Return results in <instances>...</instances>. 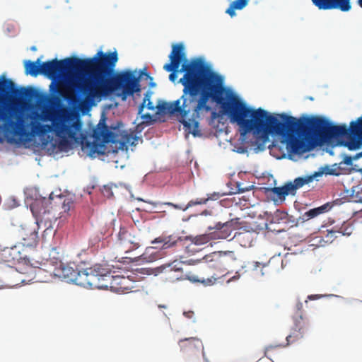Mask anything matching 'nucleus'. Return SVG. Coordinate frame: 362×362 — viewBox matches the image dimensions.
Listing matches in <instances>:
<instances>
[{
	"instance_id": "79ce46f5",
	"label": "nucleus",
	"mask_w": 362,
	"mask_h": 362,
	"mask_svg": "<svg viewBox=\"0 0 362 362\" xmlns=\"http://www.w3.org/2000/svg\"><path fill=\"white\" fill-rule=\"evenodd\" d=\"M343 163L344 164H346V165H351L352 163V158L350 156H345L344 160H343Z\"/></svg>"
},
{
	"instance_id": "6ab92c4d",
	"label": "nucleus",
	"mask_w": 362,
	"mask_h": 362,
	"mask_svg": "<svg viewBox=\"0 0 362 362\" xmlns=\"http://www.w3.org/2000/svg\"><path fill=\"white\" fill-rule=\"evenodd\" d=\"M18 235L21 238V243L25 247H34L37 243V232L34 228L21 227L18 230Z\"/></svg>"
},
{
	"instance_id": "a18cd8bd",
	"label": "nucleus",
	"mask_w": 362,
	"mask_h": 362,
	"mask_svg": "<svg viewBox=\"0 0 362 362\" xmlns=\"http://www.w3.org/2000/svg\"><path fill=\"white\" fill-rule=\"evenodd\" d=\"M245 192V189H243V188H240V187H238V189H237V191H236V192H235L234 193H241V192Z\"/></svg>"
},
{
	"instance_id": "f257e3e1",
	"label": "nucleus",
	"mask_w": 362,
	"mask_h": 362,
	"mask_svg": "<svg viewBox=\"0 0 362 362\" xmlns=\"http://www.w3.org/2000/svg\"><path fill=\"white\" fill-rule=\"evenodd\" d=\"M184 45L181 43L172 46L169 55L170 63L163 69L168 72L169 79L175 82L177 71L182 64L183 76L180 79L183 86L182 95L173 103H165L158 108L175 115L185 131L194 136L199 135L198 120L211 110L209 100L220 105L221 112L227 115L232 124H236L241 136L252 133L258 140L266 142L270 135H279L285 139L288 147L297 154L304 153L303 139L304 115L299 118L284 113L274 116L262 109L247 106L240 98L226 91L223 78L201 59H186Z\"/></svg>"
},
{
	"instance_id": "72a5a7b5",
	"label": "nucleus",
	"mask_w": 362,
	"mask_h": 362,
	"mask_svg": "<svg viewBox=\"0 0 362 362\" xmlns=\"http://www.w3.org/2000/svg\"><path fill=\"white\" fill-rule=\"evenodd\" d=\"M163 243V248L167 249L173 247L176 244V240L171 241L170 237L168 238H156L153 243Z\"/></svg>"
},
{
	"instance_id": "0eeeda50",
	"label": "nucleus",
	"mask_w": 362,
	"mask_h": 362,
	"mask_svg": "<svg viewBox=\"0 0 362 362\" xmlns=\"http://www.w3.org/2000/svg\"><path fill=\"white\" fill-rule=\"evenodd\" d=\"M52 201L54 202V206H61L64 212H68L74 204L71 199L65 196H57L54 199L52 193L49 194L48 199L42 197V199H36L31 204L30 209L33 214L35 216L37 222H42L43 216L47 213H49V205L52 204Z\"/></svg>"
},
{
	"instance_id": "a19ab883",
	"label": "nucleus",
	"mask_w": 362,
	"mask_h": 362,
	"mask_svg": "<svg viewBox=\"0 0 362 362\" xmlns=\"http://www.w3.org/2000/svg\"><path fill=\"white\" fill-rule=\"evenodd\" d=\"M296 309L299 315H303L302 310H303V303L300 301L297 302L296 304Z\"/></svg>"
},
{
	"instance_id": "7c9ffc66",
	"label": "nucleus",
	"mask_w": 362,
	"mask_h": 362,
	"mask_svg": "<svg viewBox=\"0 0 362 362\" xmlns=\"http://www.w3.org/2000/svg\"><path fill=\"white\" fill-rule=\"evenodd\" d=\"M220 255L222 263L223 264H231L236 262L238 260V256L235 251L226 250V251H218Z\"/></svg>"
},
{
	"instance_id": "cd10ccee",
	"label": "nucleus",
	"mask_w": 362,
	"mask_h": 362,
	"mask_svg": "<svg viewBox=\"0 0 362 362\" xmlns=\"http://www.w3.org/2000/svg\"><path fill=\"white\" fill-rule=\"evenodd\" d=\"M232 239H235L243 247H249L252 242V233L245 230L237 232L234 234Z\"/></svg>"
},
{
	"instance_id": "c9c22d12",
	"label": "nucleus",
	"mask_w": 362,
	"mask_h": 362,
	"mask_svg": "<svg viewBox=\"0 0 362 362\" xmlns=\"http://www.w3.org/2000/svg\"><path fill=\"white\" fill-rule=\"evenodd\" d=\"M112 186L113 185H103L102 189H101V192L103 193V194L107 197V198H110L113 196V192H112Z\"/></svg>"
},
{
	"instance_id": "423d86ee",
	"label": "nucleus",
	"mask_w": 362,
	"mask_h": 362,
	"mask_svg": "<svg viewBox=\"0 0 362 362\" xmlns=\"http://www.w3.org/2000/svg\"><path fill=\"white\" fill-rule=\"evenodd\" d=\"M12 117L11 112L5 111L4 102L0 98V120L4 122L3 126H0V128L8 135L18 136L23 142L30 141L32 134L26 129L24 117L18 115L16 121L11 119Z\"/></svg>"
},
{
	"instance_id": "2eb2a0df",
	"label": "nucleus",
	"mask_w": 362,
	"mask_h": 362,
	"mask_svg": "<svg viewBox=\"0 0 362 362\" xmlns=\"http://www.w3.org/2000/svg\"><path fill=\"white\" fill-rule=\"evenodd\" d=\"M95 269L96 271L94 272V281L98 286H90V289H106L110 287L111 279H112L111 271L100 264H95Z\"/></svg>"
},
{
	"instance_id": "bb28decb",
	"label": "nucleus",
	"mask_w": 362,
	"mask_h": 362,
	"mask_svg": "<svg viewBox=\"0 0 362 362\" xmlns=\"http://www.w3.org/2000/svg\"><path fill=\"white\" fill-rule=\"evenodd\" d=\"M211 199V197L209 196H207L206 197L196 198L195 199L190 200L185 206H179L171 202H165L164 204L171 206L176 209L186 211L187 209L194 206L205 204Z\"/></svg>"
},
{
	"instance_id": "4be33fe9",
	"label": "nucleus",
	"mask_w": 362,
	"mask_h": 362,
	"mask_svg": "<svg viewBox=\"0 0 362 362\" xmlns=\"http://www.w3.org/2000/svg\"><path fill=\"white\" fill-rule=\"evenodd\" d=\"M178 344L183 351L193 352L194 350H202L204 349L202 341L197 337H189L180 339Z\"/></svg>"
},
{
	"instance_id": "aec40b11",
	"label": "nucleus",
	"mask_w": 362,
	"mask_h": 362,
	"mask_svg": "<svg viewBox=\"0 0 362 362\" xmlns=\"http://www.w3.org/2000/svg\"><path fill=\"white\" fill-rule=\"evenodd\" d=\"M13 88L14 86L10 89L2 90L0 87V90L2 92H7L12 90V93L14 96L27 101H31L33 100L37 99L39 96L38 92L34 88L29 87L14 89Z\"/></svg>"
},
{
	"instance_id": "a878e982",
	"label": "nucleus",
	"mask_w": 362,
	"mask_h": 362,
	"mask_svg": "<svg viewBox=\"0 0 362 362\" xmlns=\"http://www.w3.org/2000/svg\"><path fill=\"white\" fill-rule=\"evenodd\" d=\"M208 233L197 235L194 238V243L200 245L209 243L211 240H221L217 230L212 229Z\"/></svg>"
},
{
	"instance_id": "c85d7f7f",
	"label": "nucleus",
	"mask_w": 362,
	"mask_h": 362,
	"mask_svg": "<svg viewBox=\"0 0 362 362\" xmlns=\"http://www.w3.org/2000/svg\"><path fill=\"white\" fill-rule=\"evenodd\" d=\"M25 72L33 76H37L42 74V64H40V58L36 62L27 61L25 62Z\"/></svg>"
},
{
	"instance_id": "a211bd4d",
	"label": "nucleus",
	"mask_w": 362,
	"mask_h": 362,
	"mask_svg": "<svg viewBox=\"0 0 362 362\" xmlns=\"http://www.w3.org/2000/svg\"><path fill=\"white\" fill-rule=\"evenodd\" d=\"M62 255L59 252V249L57 247H52L49 252V255L47 258H45L44 262H37L39 266H34L33 267L35 269V272L42 268H46L49 269V268L57 267L59 264H60L62 261Z\"/></svg>"
},
{
	"instance_id": "9d476101",
	"label": "nucleus",
	"mask_w": 362,
	"mask_h": 362,
	"mask_svg": "<svg viewBox=\"0 0 362 362\" xmlns=\"http://www.w3.org/2000/svg\"><path fill=\"white\" fill-rule=\"evenodd\" d=\"M115 68L113 69L114 71ZM113 72H112L108 76H107V81H111L114 78H115L119 74H129V81L127 82L124 85L122 86V87H119L117 89H115L112 91V93L117 90H122V95L126 98L127 96H132L134 93H139L141 91V86L139 84L140 78L144 76L146 79L153 80V78L149 75L148 72L146 71V69H143L140 71L139 76H135L133 72L131 71H122L120 73H118L115 74L114 76L111 77V75Z\"/></svg>"
},
{
	"instance_id": "f8f14e48",
	"label": "nucleus",
	"mask_w": 362,
	"mask_h": 362,
	"mask_svg": "<svg viewBox=\"0 0 362 362\" xmlns=\"http://www.w3.org/2000/svg\"><path fill=\"white\" fill-rule=\"evenodd\" d=\"M293 320L294 325L293 327V332L291 334L286 337V345L293 342V341H291V339L293 337L296 339H301L310 330V322L306 316L299 315L294 317Z\"/></svg>"
},
{
	"instance_id": "6e6552de",
	"label": "nucleus",
	"mask_w": 362,
	"mask_h": 362,
	"mask_svg": "<svg viewBox=\"0 0 362 362\" xmlns=\"http://www.w3.org/2000/svg\"><path fill=\"white\" fill-rule=\"evenodd\" d=\"M323 172H315L310 175L305 177H299L296 178L293 182H288L282 187H274L269 189L271 194L274 195V200L284 201L288 195L294 196L298 189L306 184L313 181V180L319 176L322 175Z\"/></svg>"
},
{
	"instance_id": "37998d69",
	"label": "nucleus",
	"mask_w": 362,
	"mask_h": 362,
	"mask_svg": "<svg viewBox=\"0 0 362 362\" xmlns=\"http://www.w3.org/2000/svg\"><path fill=\"white\" fill-rule=\"evenodd\" d=\"M279 346H280V345L275 346H267L266 348V349H265V356H267V354H268L269 351L272 350L275 347H279Z\"/></svg>"
},
{
	"instance_id": "49530a36",
	"label": "nucleus",
	"mask_w": 362,
	"mask_h": 362,
	"mask_svg": "<svg viewBox=\"0 0 362 362\" xmlns=\"http://www.w3.org/2000/svg\"><path fill=\"white\" fill-rule=\"evenodd\" d=\"M193 314V312H188V313H184V315L187 317H190L191 315Z\"/></svg>"
},
{
	"instance_id": "393cba45",
	"label": "nucleus",
	"mask_w": 362,
	"mask_h": 362,
	"mask_svg": "<svg viewBox=\"0 0 362 362\" xmlns=\"http://www.w3.org/2000/svg\"><path fill=\"white\" fill-rule=\"evenodd\" d=\"M332 206L333 204L327 202L319 207L310 209L303 214V219L308 221L315 218L320 214H325L329 211L332 209Z\"/></svg>"
},
{
	"instance_id": "dca6fc26",
	"label": "nucleus",
	"mask_w": 362,
	"mask_h": 362,
	"mask_svg": "<svg viewBox=\"0 0 362 362\" xmlns=\"http://www.w3.org/2000/svg\"><path fill=\"white\" fill-rule=\"evenodd\" d=\"M96 271L95 265L81 271L77 270L73 283L84 288H90V286H98L94 281V272Z\"/></svg>"
},
{
	"instance_id": "39448f33",
	"label": "nucleus",
	"mask_w": 362,
	"mask_h": 362,
	"mask_svg": "<svg viewBox=\"0 0 362 362\" xmlns=\"http://www.w3.org/2000/svg\"><path fill=\"white\" fill-rule=\"evenodd\" d=\"M106 118L103 117L98 124L93 128L92 136L95 142L101 144H117L121 148L136 145L138 138L133 132L123 129L122 122H118L117 124L108 127L105 122Z\"/></svg>"
},
{
	"instance_id": "4468645a",
	"label": "nucleus",
	"mask_w": 362,
	"mask_h": 362,
	"mask_svg": "<svg viewBox=\"0 0 362 362\" xmlns=\"http://www.w3.org/2000/svg\"><path fill=\"white\" fill-rule=\"evenodd\" d=\"M358 1L362 8V0ZM312 2L319 9L322 10L338 8L342 11H348L351 9L350 0H312Z\"/></svg>"
},
{
	"instance_id": "b1692460",
	"label": "nucleus",
	"mask_w": 362,
	"mask_h": 362,
	"mask_svg": "<svg viewBox=\"0 0 362 362\" xmlns=\"http://www.w3.org/2000/svg\"><path fill=\"white\" fill-rule=\"evenodd\" d=\"M128 282L129 279L124 276H112L110 287L117 292L123 293L129 290V288L127 286Z\"/></svg>"
},
{
	"instance_id": "9b49d317",
	"label": "nucleus",
	"mask_w": 362,
	"mask_h": 362,
	"mask_svg": "<svg viewBox=\"0 0 362 362\" xmlns=\"http://www.w3.org/2000/svg\"><path fill=\"white\" fill-rule=\"evenodd\" d=\"M43 272L47 273L49 277L54 276L67 282L73 283L75 276H76V274L77 269H75L69 264H65L62 262L57 267L49 268V269L40 267V269L36 270L35 273L36 275H40Z\"/></svg>"
},
{
	"instance_id": "20e7f679",
	"label": "nucleus",
	"mask_w": 362,
	"mask_h": 362,
	"mask_svg": "<svg viewBox=\"0 0 362 362\" xmlns=\"http://www.w3.org/2000/svg\"><path fill=\"white\" fill-rule=\"evenodd\" d=\"M81 121L74 120L67 112L45 110L42 115L36 112V122H31V131L34 135L54 132L59 139V148L64 151L71 146L69 140L76 141L79 139L78 132L81 131Z\"/></svg>"
},
{
	"instance_id": "473e14b6",
	"label": "nucleus",
	"mask_w": 362,
	"mask_h": 362,
	"mask_svg": "<svg viewBox=\"0 0 362 362\" xmlns=\"http://www.w3.org/2000/svg\"><path fill=\"white\" fill-rule=\"evenodd\" d=\"M329 233L331 234H333V233H341V235H349L351 234L352 233V228L351 226H349V224L346 223H344L342 224V226L339 228H338L337 226H335L334 228V229H332Z\"/></svg>"
},
{
	"instance_id": "4c0bfd02",
	"label": "nucleus",
	"mask_w": 362,
	"mask_h": 362,
	"mask_svg": "<svg viewBox=\"0 0 362 362\" xmlns=\"http://www.w3.org/2000/svg\"><path fill=\"white\" fill-rule=\"evenodd\" d=\"M288 214L286 212L277 211L275 213L274 218L279 221V220H286L287 219Z\"/></svg>"
},
{
	"instance_id": "f3484780",
	"label": "nucleus",
	"mask_w": 362,
	"mask_h": 362,
	"mask_svg": "<svg viewBox=\"0 0 362 362\" xmlns=\"http://www.w3.org/2000/svg\"><path fill=\"white\" fill-rule=\"evenodd\" d=\"M239 225V218H232L231 220L225 223L218 222L214 226H209V230H217L221 240L227 239L229 238L232 232L237 229Z\"/></svg>"
},
{
	"instance_id": "58836bf2",
	"label": "nucleus",
	"mask_w": 362,
	"mask_h": 362,
	"mask_svg": "<svg viewBox=\"0 0 362 362\" xmlns=\"http://www.w3.org/2000/svg\"><path fill=\"white\" fill-rule=\"evenodd\" d=\"M339 169H340L339 167H338L337 168H332V169L328 168L326 172V174L332 175H339L340 174Z\"/></svg>"
},
{
	"instance_id": "ea45409f",
	"label": "nucleus",
	"mask_w": 362,
	"mask_h": 362,
	"mask_svg": "<svg viewBox=\"0 0 362 362\" xmlns=\"http://www.w3.org/2000/svg\"><path fill=\"white\" fill-rule=\"evenodd\" d=\"M139 115L141 116V118L144 122L150 121L152 119V115L151 114H149V113L142 114V112H141V114H139Z\"/></svg>"
},
{
	"instance_id": "de8ad7c7",
	"label": "nucleus",
	"mask_w": 362,
	"mask_h": 362,
	"mask_svg": "<svg viewBox=\"0 0 362 362\" xmlns=\"http://www.w3.org/2000/svg\"><path fill=\"white\" fill-rule=\"evenodd\" d=\"M141 259H146V257L144 254L141 255Z\"/></svg>"
},
{
	"instance_id": "1a4fd4ad",
	"label": "nucleus",
	"mask_w": 362,
	"mask_h": 362,
	"mask_svg": "<svg viewBox=\"0 0 362 362\" xmlns=\"http://www.w3.org/2000/svg\"><path fill=\"white\" fill-rule=\"evenodd\" d=\"M181 262H174L171 264H165L160 267L161 272L164 273L166 276V279L170 281L174 282L177 280L189 279L192 282H202L205 285H212L216 280L217 277L213 275L211 278L206 279H199L194 275H191L190 273L183 274L182 269L178 265H180Z\"/></svg>"
},
{
	"instance_id": "c03bdc74",
	"label": "nucleus",
	"mask_w": 362,
	"mask_h": 362,
	"mask_svg": "<svg viewBox=\"0 0 362 362\" xmlns=\"http://www.w3.org/2000/svg\"><path fill=\"white\" fill-rule=\"evenodd\" d=\"M320 298V296L317 295H310L308 296V299L309 300H315L318 299Z\"/></svg>"
},
{
	"instance_id": "c756f323",
	"label": "nucleus",
	"mask_w": 362,
	"mask_h": 362,
	"mask_svg": "<svg viewBox=\"0 0 362 362\" xmlns=\"http://www.w3.org/2000/svg\"><path fill=\"white\" fill-rule=\"evenodd\" d=\"M250 0H235L229 6L226 11L230 17L236 15L235 10H241L244 8L249 3Z\"/></svg>"
},
{
	"instance_id": "e433bc0d",
	"label": "nucleus",
	"mask_w": 362,
	"mask_h": 362,
	"mask_svg": "<svg viewBox=\"0 0 362 362\" xmlns=\"http://www.w3.org/2000/svg\"><path fill=\"white\" fill-rule=\"evenodd\" d=\"M0 86L2 90H8L13 86V82L11 79H4L0 81Z\"/></svg>"
},
{
	"instance_id": "09e8293b",
	"label": "nucleus",
	"mask_w": 362,
	"mask_h": 362,
	"mask_svg": "<svg viewBox=\"0 0 362 362\" xmlns=\"http://www.w3.org/2000/svg\"><path fill=\"white\" fill-rule=\"evenodd\" d=\"M356 202H362V197L360 198L358 200H357Z\"/></svg>"
},
{
	"instance_id": "ddd939ff",
	"label": "nucleus",
	"mask_w": 362,
	"mask_h": 362,
	"mask_svg": "<svg viewBox=\"0 0 362 362\" xmlns=\"http://www.w3.org/2000/svg\"><path fill=\"white\" fill-rule=\"evenodd\" d=\"M132 230L129 228L121 227L118 233V240L122 249L126 252L132 251L140 246V240L138 238L134 235Z\"/></svg>"
},
{
	"instance_id": "8fccbe9b",
	"label": "nucleus",
	"mask_w": 362,
	"mask_h": 362,
	"mask_svg": "<svg viewBox=\"0 0 362 362\" xmlns=\"http://www.w3.org/2000/svg\"><path fill=\"white\" fill-rule=\"evenodd\" d=\"M153 260V258H151V259L148 260V262H152Z\"/></svg>"
},
{
	"instance_id": "f704fd0d",
	"label": "nucleus",
	"mask_w": 362,
	"mask_h": 362,
	"mask_svg": "<svg viewBox=\"0 0 362 362\" xmlns=\"http://www.w3.org/2000/svg\"><path fill=\"white\" fill-rule=\"evenodd\" d=\"M253 267H254V269L257 270L258 268H260L261 269V274L262 275H264V272H263V269H267L266 270V273H269L270 272V270L267 269L269 267V262L268 263H261V262H253Z\"/></svg>"
},
{
	"instance_id": "5701e85b",
	"label": "nucleus",
	"mask_w": 362,
	"mask_h": 362,
	"mask_svg": "<svg viewBox=\"0 0 362 362\" xmlns=\"http://www.w3.org/2000/svg\"><path fill=\"white\" fill-rule=\"evenodd\" d=\"M202 261L207 264L209 268L218 271H222L223 269V265L218 251L205 255L202 258Z\"/></svg>"
},
{
	"instance_id": "412c9836",
	"label": "nucleus",
	"mask_w": 362,
	"mask_h": 362,
	"mask_svg": "<svg viewBox=\"0 0 362 362\" xmlns=\"http://www.w3.org/2000/svg\"><path fill=\"white\" fill-rule=\"evenodd\" d=\"M1 258L7 263L16 264L22 259L23 257L18 246L4 248L1 252Z\"/></svg>"
},
{
	"instance_id": "2f4dec72",
	"label": "nucleus",
	"mask_w": 362,
	"mask_h": 362,
	"mask_svg": "<svg viewBox=\"0 0 362 362\" xmlns=\"http://www.w3.org/2000/svg\"><path fill=\"white\" fill-rule=\"evenodd\" d=\"M151 95V93L150 91H147L146 93L144 100L139 107L138 114H141L144 111V109L146 106L150 110H153L155 109V106L153 105V103L150 100Z\"/></svg>"
},
{
	"instance_id": "f03ea898",
	"label": "nucleus",
	"mask_w": 362,
	"mask_h": 362,
	"mask_svg": "<svg viewBox=\"0 0 362 362\" xmlns=\"http://www.w3.org/2000/svg\"><path fill=\"white\" fill-rule=\"evenodd\" d=\"M118 61L117 51L103 53L102 51L91 58L69 57L42 63V75L52 80L49 90L64 100L75 103L78 93L88 101L100 99L112 94L129 81V74L117 76L111 81L107 76L112 72Z\"/></svg>"
},
{
	"instance_id": "7ed1b4c3",
	"label": "nucleus",
	"mask_w": 362,
	"mask_h": 362,
	"mask_svg": "<svg viewBox=\"0 0 362 362\" xmlns=\"http://www.w3.org/2000/svg\"><path fill=\"white\" fill-rule=\"evenodd\" d=\"M333 139H345L344 145L349 150L360 148L362 146V116L357 121L351 122L348 129L345 124L334 125L323 117L304 115L302 139L305 146L304 153Z\"/></svg>"
}]
</instances>
